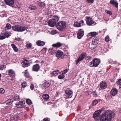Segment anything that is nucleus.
Returning <instances> with one entry per match:
<instances>
[{
  "mask_svg": "<svg viewBox=\"0 0 121 121\" xmlns=\"http://www.w3.org/2000/svg\"><path fill=\"white\" fill-rule=\"evenodd\" d=\"M7 29H9L11 28V26L10 24L9 23H7L6 24L5 27Z\"/></svg>",
  "mask_w": 121,
  "mask_h": 121,
  "instance_id": "36",
  "label": "nucleus"
},
{
  "mask_svg": "<svg viewBox=\"0 0 121 121\" xmlns=\"http://www.w3.org/2000/svg\"><path fill=\"white\" fill-rule=\"evenodd\" d=\"M117 90L115 88L112 89L110 92L111 95L113 96L117 94Z\"/></svg>",
  "mask_w": 121,
  "mask_h": 121,
  "instance_id": "21",
  "label": "nucleus"
},
{
  "mask_svg": "<svg viewBox=\"0 0 121 121\" xmlns=\"http://www.w3.org/2000/svg\"><path fill=\"white\" fill-rule=\"evenodd\" d=\"M49 53L52 55L55 54L56 53V51L52 49H49Z\"/></svg>",
  "mask_w": 121,
  "mask_h": 121,
  "instance_id": "32",
  "label": "nucleus"
},
{
  "mask_svg": "<svg viewBox=\"0 0 121 121\" xmlns=\"http://www.w3.org/2000/svg\"><path fill=\"white\" fill-rule=\"evenodd\" d=\"M26 47L28 48H30L32 47V45L31 43H29L28 42H26Z\"/></svg>",
  "mask_w": 121,
  "mask_h": 121,
  "instance_id": "33",
  "label": "nucleus"
},
{
  "mask_svg": "<svg viewBox=\"0 0 121 121\" xmlns=\"http://www.w3.org/2000/svg\"><path fill=\"white\" fill-rule=\"evenodd\" d=\"M69 69H66L61 72L62 74L63 75L69 71Z\"/></svg>",
  "mask_w": 121,
  "mask_h": 121,
  "instance_id": "41",
  "label": "nucleus"
},
{
  "mask_svg": "<svg viewBox=\"0 0 121 121\" xmlns=\"http://www.w3.org/2000/svg\"><path fill=\"white\" fill-rule=\"evenodd\" d=\"M109 37L108 35H107L105 38V40L107 42H109Z\"/></svg>",
  "mask_w": 121,
  "mask_h": 121,
  "instance_id": "43",
  "label": "nucleus"
},
{
  "mask_svg": "<svg viewBox=\"0 0 121 121\" xmlns=\"http://www.w3.org/2000/svg\"><path fill=\"white\" fill-rule=\"evenodd\" d=\"M59 73V71L58 70H55L51 73L52 75L54 76H57Z\"/></svg>",
  "mask_w": 121,
  "mask_h": 121,
  "instance_id": "26",
  "label": "nucleus"
},
{
  "mask_svg": "<svg viewBox=\"0 0 121 121\" xmlns=\"http://www.w3.org/2000/svg\"><path fill=\"white\" fill-rule=\"evenodd\" d=\"M43 121H49L50 119L49 118H44L43 119Z\"/></svg>",
  "mask_w": 121,
  "mask_h": 121,
  "instance_id": "53",
  "label": "nucleus"
},
{
  "mask_svg": "<svg viewBox=\"0 0 121 121\" xmlns=\"http://www.w3.org/2000/svg\"><path fill=\"white\" fill-rule=\"evenodd\" d=\"M100 87L102 89H104L107 87V85L105 82L103 81L101 82L100 84Z\"/></svg>",
  "mask_w": 121,
  "mask_h": 121,
  "instance_id": "18",
  "label": "nucleus"
},
{
  "mask_svg": "<svg viewBox=\"0 0 121 121\" xmlns=\"http://www.w3.org/2000/svg\"><path fill=\"white\" fill-rule=\"evenodd\" d=\"M40 68V66L38 64H36L34 65L32 67L33 71L35 72H38Z\"/></svg>",
  "mask_w": 121,
  "mask_h": 121,
  "instance_id": "15",
  "label": "nucleus"
},
{
  "mask_svg": "<svg viewBox=\"0 0 121 121\" xmlns=\"http://www.w3.org/2000/svg\"><path fill=\"white\" fill-rule=\"evenodd\" d=\"M56 94H57L56 96H58V95L60 94V93L58 91H57L56 92Z\"/></svg>",
  "mask_w": 121,
  "mask_h": 121,
  "instance_id": "54",
  "label": "nucleus"
},
{
  "mask_svg": "<svg viewBox=\"0 0 121 121\" xmlns=\"http://www.w3.org/2000/svg\"><path fill=\"white\" fill-rule=\"evenodd\" d=\"M6 65H0V70H3L4 69L6 68Z\"/></svg>",
  "mask_w": 121,
  "mask_h": 121,
  "instance_id": "40",
  "label": "nucleus"
},
{
  "mask_svg": "<svg viewBox=\"0 0 121 121\" xmlns=\"http://www.w3.org/2000/svg\"><path fill=\"white\" fill-rule=\"evenodd\" d=\"M36 44L37 45L39 46H42L44 45L45 43L43 41L39 40L36 42Z\"/></svg>",
  "mask_w": 121,
  "mask_h": 121,
  "instance_id": "22",
  "label": "nucleus"
},
{
  "mask_svg": "<svg viewBox=\"0 0 121 121\" xmlns=\"http://www.w3.org/2000/svg\"><path fill=\"white\" fill-rule=\"evenodd\" d=\"M26 102L29 105H30L32 103L31 100L29 99H28L26 100Z\"/></svg>",
  "mask_w": 121,
  "mask_h": 121,
  "instance_id": "39",
  "label": "nucleus"
},
{
  "mask_svg": "<svg viewBox=\"0 0 121 121\" xmlns=\"http://www.w3.org/2000/svg\"><path fill=\"white\" fill-rule=\"evenodd\" d=\"M97 34V33L95 32H91L89 33V35L92 37H94Z\"/></svg>",
  "mask_w": 121,
  "mask_h": 121,
  "instance_id": "34",
  "label": "nucleus"
},
{
  "mask_svg": "<svg viewBox=\"0 0 121 121\" xmlns=\"http://www.w3.org/2000/svg\"><path fill=\"white\" fill-rule=\"evenodd\" d=\"M84 34V32L82 30L80 29L78 31L77 35V38L79 39H81Z\"/></svg>",
  "mask_w": 121,
  "mask_h": 121,
  "instance_id": "11",
  "label": "nucleus"
},
{
  "mask_svg": "<svg viewBox=\"0 0 121 121\" xmlns=\"http://www.w3.org/2000/svg\"><path fill=\"white\" fill-rule=\"evenodd\" d=\"M1 74L0 73V81L1 80Z\"/></svg>",
  "mask_w": 121,
  "mask_h": 121,
  "instance_id": "55",
  "label": "nucleus"
},
{
  "mask_svg": "<svg viewBox=\"0 0 121 121\" xmlns=\"http://www.w3.org/2000/svg\"><path fill=\"white\" fill-rule=\"evenodd\" d=\"M25 104L24 102L22 101L19 102H18L17 103L16 105L18 108H21L24 107H25L24 104Z\"/></svg>",
  "mask_w": 121,
  "mask_h": 121,
  "instance_id": "13",
  "label": "nucleus"
},
{
  "mask_svg": "<svg viewBox=\"0 0 121 121\" xmlns=\"http://www.w3.org/2000/svg\"><path fill=\"white\" fill-rule=\"evenodd\" d=\"M86 55V54L85 53H82L79 56L78 59L76 60V65L78 64L79 62L82 60L85 56Z\"/></svg>",
  "mask_w": 121,
  "mask_h": 121,
  "instance_id": "9",
  "label": "nucleus"
},
{
  "mask_svg": "<svg viewBox=\"0 0 121 121\" xmlns=\"http://www.w3.org/2000/svg\"><path fill=\"white\" fill-rule=\"evenodd\" d=\"M105 12L106 13H107L108 14H109L110 15H111L112 14V13L110 11L106 10H105Z\"/></svg>",
  "mask_w": 121,
  "mask_h": 121,
  "instance_id": "46",
  "label": "nucleus"
},
{
  "mask_svg": "<svg viewBox=\"0 0 121 121\" xmlns=\"http://www.w3.org/2000/svg\"><path fill=\"white\" fill-rule=\"evenodd\" d=\"M28 8L29 9L31 10H34L37 9L35 6L33 5H30L29 6Z\"/></svg>",
  "mask_w": 121,
  "mask_h": 121,
  "instance_id": "29",
  "label": "nucleus"
},
{
  "mask_svg": "<svg viewBox=\"0 0 121 121\" xmlns=\"http://www.w3.org/2000/svg\"><path fill=\"white\" fill-rule=\"evenodd\" d=\"M65 95L67 98H70L73 95V92L69 88H67L65 91Z\"/></svg>",
  "mask_w": 121,
  "mask_h": 121,
  "instance_id": "7",
  "label": "nucleus"
},
{
  "mask_svg": "<svg viewBox=\"0 0 121 121\" xmlns=\"http://www.w3.org/2000/svg\"><path fill=\"white\" fill-rule=\"evenodd\" d=\"M56 56L58 58L63 59L64 58L65 55L62 52L60 51H58L56 53Z\"/></svg>",
  "mask_w": 121,
  "mask_h": 121,
  "instance_id": "10",
  "label": "nucleus"
},
{
  "mask_svg": "<svg viewBox=\"0 0 121 121\" xmlns=\"http://www.w3.org/2000/svg\"><path fill=\"white\" fill-rule=\"evenodd\" d=\"M84 22L83 20L80 21L79 22H75L74 23V26L76 27H78L82 26L84 24Z\"/></svg>",
  "mask_w": 121,
  "mask_h": 121,
  "instance_id": "12",
  "label": "nucleus"
},
{
  "mask_svg": "<svg viewBox=\"0 0 121 121\" xmlns=\"http://www.w3.org/2000/svg\"><path fill=\"white\" fill-rule=\"evenodd\" d=\"M34 85L33 84H32L30 86V89L32 90H33L34 89Z\"/></svg>",
  "mask_w": 121,
  "mask_h": 121,
  "instance_id": "52",
  "label": "nucleus"
},
{
  "mask_svg": "<svg viewBox=\"0 0 121 121\" xmlns=\"http://www.w3.org/2000/svg\"><path fill=\"white\" fill-rule=\"evenodd\" d=\"M22 85L23 87H25L27 86V84L26 82H23L22 84Z\"/></svg>",
  "mask_w": 121,
  "mask_h": 121,
  "instance_id": "47",
  "label": "nucleus"
},
{
  "mask_svg": "<svg viewBox=\"0 0 121 121\" xmlns=\"http://www.w3.org/2000/svg\"><path fill=\"white\" fill-rule=\"evenodd\" d=\"M57 33V31L55 30H52L51 34L52 35H54L55 34Z\"/></svg>",
  "mask_w": 121,
  "mask_h": 121,
  "instance_id": "44",
  "label": "nucleus"
},
{
  "mask_svg": "<svg viewBox=\"0 0 121 121\" xmlns=\"http://www.w3.org/2000/svg\"><path fill=\"white\" fill-rule=\"evenodd\" d=\"M59 19L58 17L57 16H54L52 18L49 20L48 22V26L51 27L54 26L57 22Z\"/></svg>",
  "mask_w": 121,
  "mask_h": 121,
  "instance_id": "2",
  "label": "nucleus"
},
{
  "mask_svg": "<svg viewBox=\"0 0 121 121\" xmlns=\"http://www.w3.org/2000/svg\"><path fill=\"white\" fill-rule=\"evenodd\" d=\"M14 100L15 101L19 100V96L18 95H16L13 97Z\"/></svg>",
  "mask_w": 121,
  "mask_h": 121,
  "instance_id": "37",
  "label": "nucleus"
},
{
  "mask_svg": "<svg viewBox=\"0 0 121 121\" xmlns=\"http://www.w3.org/2000/svg\"><path fill=\"white\" fill-rule=\"evenodd\" d=\"M110 3L111 4L114 5L117 8L118 3L116 1L114 0H111Z\"/></svg>",
  "mask_w": 121,
  "mask_h": 121,
  "instance_id": "23",
  "label": "nucleus"
},
{
  "mask_svg": "<svg viewBox=\"0 0 121 121\" xmlns=\"http://www.w3.org/2000/svg\"><path fill=\"white\" fill-rule=\"evenodd\" d=\"M11 46L15 52H17L18 51V49L15 44H11Z\"/></svg>",
  "mask_w": 121,
  "mask_h": 121,
  "instance_id": "31",
  "label": "nucleus"
},
{
  "mask_svg": "<svg viewBox=\"0 0 121 121\" xmlns=\"http://www.w3.org/2000/svg\"><path fill=\"white\" fill-rule=\"evenodd\" d=\"M5 3L9 6H12L14 3V0H4Z\"/></svg>",
  "mask_w": 121,
  "mask_h": 121,
  "instance_id": "17",
  "label": "nucleus"
},
{
  "mask_svg": "<svg viewBox=\"0 0 121 121\" xmlns=\"http://www.w3.org/2000/svg\"><path fill=\"white\" fill-rule=\"evenodd\" d=\"M49 84L48 82H44L43 84V86L46 89L49 86Z\"/></svg>",
  "mask_w": 121,
  "mask_h": 121,
  "instance_id": "30",
  "label": "nucleus"
},
{
  "mask_svg": "<svg viewBox=\"0 0 121 121\" xmlns=\"http://www.w3.org/2000/svg\"><path fill=\"white\" fill-rule=\"evenodd\" d=\"M12 28L15 31L21 32L26 30L27 28L26 27H23L18 25H17L13 26Z\"/></svg>",
  "mask_w": 121,
  "mask_h": 121,
  "instance_id": "3",
  "label": "nucleus"
},
{
  "mask_svg": "<svg viewBox=\"0 0 121 121\" xmlns=\"http://www.w3.org/2000/svg\"><path fill=\"white\" fill-rule=\"evenodd\" d=\"M13 102V100L11 99H9L7 100L6 102V103L7 104L9 105Z\"/></svg>",
  "mask_w": 121,
  "mask_h": 121,
  "instance_id": "35",
  "label": "nucleus"
},
{
  "mask_svg": "<svg viewBox=\"0 0 121 121\" xmlns=\"http://www.w3.org/2000/svg\"><path fill=\"white\" fill-rule=\"evenodd\" d=\"M8 74L10 76H13L15 75V73L12 69H10L8 70Z\"/></svg>",
  "mask_w": 121,
  "mask_h": 121,
  "instance_id": "27",
  "label": "nucleus"
},
{
  "mask_svg": "<svg viewBox=\"0 0 121 121\" xmlns=\"http://www.w3.org/2000/svg\"><path fill=\"white\" fill-rule=\"evenodd\" d=\"M57 28L60 31H62L66 27L65 22H60L56 25Z\"/></svg>",
  "mask_w": 121,
  "mask_h": 121,
  "instance_id": "4",
  "label": "nucleus"
},
{
  "mask_svg": "<svg viewBox=\"0 0 121 121\" xmlns=\"http://www.w3.org/2000/svg\"><path fill=\"white\" fill-rule=\"evenodd\" d=\"M22 62L24 64L23 67L24 68L27 67L30 65L29 61L26 60H23Z\"/></svg>",
  "mask_w": 121,
  "mask_h": 121,
  "instance_id": "19",
  "label": "nucleus"
},
{
  "mask_svg": "<svg viewBox=\"0 0 121 121\" xmlns=\"http://www.w3.org/2000/svg\"><path fill=\"white\" fill-rule=\"evenodd\" d=\"M43 99L46 101H47L49 98V96L47 94H46L43 95Z\"/></svg>",
  "mask_w": 121,
  "mask_h": 121,
  "instance_id": "28",
  "label": "nucleus"
},
{
  "mask_svg": "<svg viewBox=\"0 0 121 121\" xmlns=\"http://www.w3.org/2000/svg\"><path fill=\"white\" fill-rule=\"evenodd\" d=\"M95 120V121H99V119H96Z\"/></svg>",
  "mask_w": 121,
  "mask_h": 121,
  "instance_id": "56",
  "label": "nucleus"
},
{
  "mask_svg": "<svg viewBox=\"0 0 121 121\" xmlns=\"http://www.w3.org/2000/svg\"><path fill=\"white\" fill-rule=\"evenodd\" d=\"M118 83L119 85L120 88H121V79L119 80Z\"/></svg>",
  "mask_w": 121,
  "mask_h": 121,
  "instance_id": "48",
  "label": "nucleus"
},
{
  "mask_svg": "<svg viewBox=\"0 0 121 121\" xmlns=\"http://www.w3.org/2000/svg\"><path fill=\"white\" fill-rule=\"evenodd\" d=\"M98 101L97 100H94L92 102V104L93 106H94L96 105L98 103Z\"/></svg>",
  "mask_w": 121,
  "mask_h": 121,
  "instance_id": "42",
  "label": "nucleus"
},
{
  "mask_svg": "<svg viewBox=\"0 0 121 121\" xmlns=\"http://www.w3.org/2000/svg\"><path fill=\"white\" fill-rule=\"evenodd\" d=\"M99 40V39L97 37L94 38L92 40V44L94 45H96L98 43Z\"/></svg>",
  "mask_w": 121,
  "mask_h": 121,
  "instance_id": "16",
  "label": "nucleus"
},
{
  "mask_svg": "<svg viewBox=\"0 0 121 121\" xmlns=\"http://www.w3.org/2000/svg\"><path fill=\"white\" fill-rule=\"evenodd\" d=\"M65 76L63 74H61L60 75H59L58 76V78L59 79H62L65 77Z\"/></svg>",
  "mask_w": 121,
  "mask_h": 121,
  "instance_id": "38",
  "label": "nucleus"
},
{
  "mask_svg": "<svg viewBox=\"0 0 121 121\" xmlns=\"http://www.w3.org/2000/svg\"><path fill=\"white\" fill-rule=\"evenodd\" d=\"M5 90L2 88H0V93H3L5 92Z\"/></svg>",
  "mask_w": 121,
  "mask_h": 121,
  "instance_id": "49",
  "label": "nucleus"
},
{
  "mask_svg": "<svg viewBox=\"0 0 121 121\" xmlns=\"http://www.w3.org/2000/svg\"><path fill=\"white\" fill-rule=\"evenodd\" d=\"M62 44L60 42H58L55 44H53L52 46L54 48H59L61 46Z\"/></svg>",
  "mask_w": 121,
  "mask_h": 121,
  "instance_id": "24",
  "label": "nucleus"
},
{
  "mask_svg": "<svg viewBox=\"0 0 121 121\" xmlns=\"http://www.w3.org/2000/svg\"><path fill=\"white\" fill-rule=\"evenodd\" d=\"M94 0H86L87 2L90 3H92L94 1Z\"/></svg>",
  "mask_w": 121,
  "mask_h": 121,
  "instance_id": "45",
  "label": "nucleus"
},
{
  "mask_svg": "<svg viewBox=\"0 0 121 121\" xmlns=\"http://www.w3.org/2000/svg\"><path fill=\"white\" fill-rule=\"evenodd\" d=\"M115 116L114 112L110 110L105 111L104 114L101 116L100 121H111V119Z\"/></svg>",
  "mask_w": 121,
  "mask_h": 121,
  "instance_id": "1",
  "label": "nucleus"
},
{
  "mask_svg": "<svg viewBox=\"0 0 121 121\" xmlns=\"http://www.w3.org/2000/svg\"><path fill=\"white\" fill-rule=\"evenodd\" d=\"M36 4L40 7L44 8L45 6V4L43 2H37L36 3Z\"/></svg>",
  "mask_w": 121,
  "mask_h": 121,
  "instance_id": "25",
  "label": "nucleus"
},
{
  "mask_svg": "<svg viewBox=\"0 0 121 121\" xmlns=\"http://www.w3.org/2000/svg\"><path fill=\"white\" fill-rule=\"evenodd\" d=\"M11 34L9 32H6L5 33L2 32L0 34V40L3 39L6 37L8 38L10 35Z\"/></svg>",
  "mask_w": 121,
  "mask_h": 121,
  "instance_id": "6",
  "label": "nucleus"
},
{
  "mask_svg": "<svg viewBox=\"0 0 121 121\" xmlns=\"http://www.w3.org/2000/svg\"><path fill=\"white\" fill-rule=\"evenodd\" d=\"M19 117L17 115H12L11 117L10 121H16L19 118Z\"/></svg>",
  "mask_w": 121,
  "mask_h": 121,
  "instance_id": "20",
  "label": "nucleus"
},
{
  "mask_svg": "<svg viewBox=\"0 0 121 121\" xmlns=\"http://www.w3.org/2000/svg\"><path fill=\"white\" fill-rule=\"evenodd\" d=\"M25 76L26 77H29V74L28 72H26L24 74Z\"/></svg>",
  "mask_w": 121,
  "mask_h": 121,
  "instance_id": "50",
  "label": "nucleus"
},
{
  "mask_svg": "<svg viewBox=\"0 0 121 121\" xmlns=\"http://www.w3.org/2000/svg\"><path fill=\"white\" fill-rule=\"evenodd\" d=\"M38 62V61L37 60V61H36V62Z\"/></svg>",
  "mask_w": 121,
  "mask_h": 121,
  "instance_id": "57",
  "label": "nucleus"
},
{
  "mask_svg": "<svg viewBox=\"0 0 121 121\" xmlns=\"http://www.w3.org/2000/svg\"><path fill=\"white\" fill-rule=\"evenodd\" d=\"M102 110H99L96 111L93 115V117L95 120L99 119L100 118V115L101 113Z\"/></svg>",
  "mask_w": 121,
  "mask_h": 121,
  "instance_id": "8",
  "label": "nucleus"
},
{
  "mask_svg": "<svg viewBox=\"0 0 121 121\" xmlns=\"http://www.w3.org/2000/svg\"><path fill=\"white\" fill-rule=\"evenodd\" d=\"M86 19V23L88 25L90 26L94 23V22L92 20V19L90 17H87Z\"/></svg>",
  "mask_w": 121,
  "mask_h": 121,
  "instance_id": "14",
  "label": "nucleus"
},
{
  "mask_svg": "<svg viewBox=\"0 0 121 121\" xmlns=\"http://www.w3.org/2000/svg\"><path fill=\"white\" fill-rule=\"evenodd\" d=\"M100 60L99 59H95L91 62L90 64V66L91 67H96L99 64Z\"/></svg>",
  "mask_w": 121,
  "mask_h": 121,
  "instance_id": "5",
  "label": "nucleus"
},
{
  "mask_svg": "<svg viewBox=\"0 0 121 121\" xmlns=\"http://www.w3.org/2000/svg\"><path fill=\"white\" fill-rule=\"evenodd\" d=\"M93 95L95 97L97 96V94L95 91H94L92 92Z\"/></svg>",
  "mask_w": 121,
  "mask_h": 121,
  "instance_id": "51",
  "label": "nucleus"
}]
</instances>
